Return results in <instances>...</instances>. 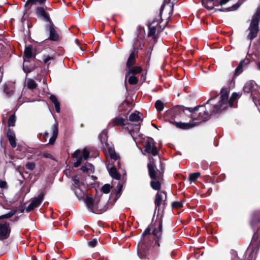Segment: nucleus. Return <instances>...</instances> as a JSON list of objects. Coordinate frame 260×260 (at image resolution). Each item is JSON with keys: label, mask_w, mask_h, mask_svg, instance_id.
<instances>
[{"label": "nucleus", "mask_w": 260, "mask_h": 260, "mask_svg": "<svg viewBox=\"0 0 260 260\" xmlns=\"http://www.w3.org/2000/svg\"><path fill=\"white\" fill-rule=\"evenodd\" d=\"M214 98L209 99L205 105H202L194 108L192 110L188 108H184L183 107H178L174 108L172 112L173 113H180L183 111L185 114H189L191 121L189 122H175V125L180 128L187 129L191 128L202 122L207 120L210 116L214 113H211V111L213 109V102L216 98Z\"/></svg>", "instance_id": "1"}, {"label": "nucleus", "mask_w": 260, "mask_h": 260, "mask_svg": "<svg viewBox=\"0 0 260 260\" xmlns=\"http://www.w3.org/2000/svg\"><path fill=\"white\" fill-rule=\"evenodd\" d=\"M156 166L153 161L150 160L148 164L149 174L152 180L150 182L151 187L156 190L161 188L160 181L162 179V175L159 172L155 171Z\"/></svg>", "instance_id": "2"}, {"label": "nucleus", "mask_w": 260, "mask_h": 260, "mask_svg": "<svg viewBox=\"0 0 260 260\" xmlns=\"http://www.w3.org/2000/svg\"><path fill=\"white\" fill-rule=\"evenodd\" d=\"M229 91L226 88H223L220 92V100L217 104L213 105L211 113H218L225 109L229 106Z\"/></svg>", "instance_id": "3"}, {"label": "nucleus", "mask_w": 260, "mask_h": 260, "mask_svg": "<svg viewBox=\"0 0 260 260\" xmlns=\"http://www.w3.org/2000/svg\"><path fill=\"white\" fill-rule=\"evenodd\" d=\"M260 19V8L257 9L256 12L252 17L250 26L249 27V34L247 38L251 41L254 39L258 31V22Z\"/></svg>", "instance_id": "4"}, {"label": "nucleus", "mask_w": 260, "mask_h": 260, "mask_svg": "<svg viewBox=\"0 0 260 260\" xmlns=\"http://www.w3.org/2000/svg\"><path fill=\"white\" fill-rule=\"evenodd\" d=\"M89 155V152L86 148L83 150L77 149L72 154L74 165L79 167L84 160H86Z\"/></svg>", "instance_id": "5"}, {"label": "nucleus", "mask_w": 260, "mask_h": 260, "mask_svg": "<svg viewBox=\"0 0 260 260\" xmlns=\"http://www.w3.org/2000/svg\"><path fill=\"white\" fill-rule=\"evenodd\" d=\"M129 120L132 122H136L137 123L134 124V128H131V124H128V128L130 135L134 138V134L135 132H138L139 131L140 127V122L142 121L141 118V113L137 111L132 113L129 116Z\"/></svg>", "instance_id": "6"}, {"label": "nucleus", "mask_w": 260, "mask_h": 260, "mask_svg": "<svg viewBox=\"0 0 260 260\" xmlns=\"http://www.w3.org/2000/svg\"><path fill=\"white\" fill-rule=\"evenodd\" d=\"M149 31L148 35L149 37H152L154 40H156L157 35L160 32L162 28L159 24L158 20L153 21L149 26Z\"/></svg>", "instance_id": "7"}, {"label": "nucleus", "mask_w": 260, "mask_h": 260, "mask_svg": "<svg viewBox=\"0 0 260 260\" xmlns=\"http://www.w3.org/2000/svg\"><path fill=\"white\" fill-rule=\"evenodd\" d=\"M11 229L8 222L3 221L0 223V240L7 239L10 236Z\"/></svg>", "instance_id": "8"}, {"label": "nucleus", "mask_w": 260, "mask_h": 260, "mask_svg": "<svg viewBox=\"0 0 260 260\" xmlns=\"http://www.w3.org/2000/svg\"><path fill=\"white\" fill-rule=\"evenodd\" d=\"M177 0H164L163 5L161 6L160 11V15L164 13L168 14L169 15L172 13L173 7Z\"/></svg>", "instance_id": "9"}, {"label": "nucleus", "mask_w": 260, "mask_h": 260, "mask_svg": "<svg viewBox=\"0 0 260 260\" xmlns=\"http://www.w3.org/2000/svg\"><path fill=\"white\" fill-rule=\"evenodd\" d=\"M260 87L255 83L253 81H249L247 82L244 85L243 90L244 92L250 93L251 92V94L254 91L257 92H259Z\"/></svg>", "instance_id": "10"}, {"label": "nucleus", "mask_w": 260, "mask_h": 260, "mask_svg": "<svg viewBox=\"0 0 260 260\" xmlns=\"http://www.w3.org/2000/svg\"><path fill=\"white\" fill-rule=\"evenodd\" d=\"M145 151L147 153L152 154L153 156L157 154V151L155 144L153 140L151 139L147 141L144 145Z\"/></svg>", "instance_id": "11"}, {"label": "nucleus", "mask_w": 260, "mask_h": 260, "mask_svg": "<svg viewBox=\"0 0 260 260\" xmlns=\"http://www.w3.org/2000/svg\"><path fill=\"white\" fill-rule=\"evenodd\" d=\"M44 194L40 193L38 197L35 198L30 203V204L26 208V212H29L36 207H38L43 201Z\"/></svg>", "instance_id": "12"}, {"label": "nucleus", "mask_w": 260, "mask_h": 260, "mask_svg": "<svg viewBox=\"0 0 260 260\" xmlns=\"http://www.w3.org/2000/svg\"><path fill=\"white\" fill-rule=\"evenodd\" d=\"M154 225V229L153 231V235L159 239L161 235L162 227V220H159L158 222H155Z\"/></svg>", "instance_id": "13"}, {"label": "nucleus", "mask_w": 260, "mask_h": 260, "mask_svg": "<svg viewBox=\"0 0 260 260\" xmlns=\"http://www.w3.org/2000/svg\"><path fill=\"white\" fill-rule=\"evenodd\" d=\"M51 129L52 132V136L50 138L49 144L52 145L54 144L58 136V125L56 123L52 125Z\"/></svg>", "instance_id": "14"}, {"label": "nucleus", "mask_w": 260, "mask_h": 260, "mask_svg": "<svg viewBox=\"0 0 260 260\" xmlns=\"http://www.w3.org/2000/svg\"><path fill=\"white\" fill-rule=\"evenodd\" d=\"M250 63V60L248 58H245L241 61L235 70V75L238 76L243 72V68L246 66Z\"/></svg>", "instance_id": "15"}, {"label": "nucleus", "mask_w": 260, "mask_h": 260, "mask_svg": "<svg viewBox=\"0 0 260 260\" xmlns=\"http://www.w3.org/2000/svg\"><path fill=\"white\" fill-rule=\"evenodd\" d=\"M7 136L9 140L10 143L13 148L16 146L15 135L13 131L8 129L7 132Z\"/></svg>", "instance_id": "16"}, {"label": "nucleus", "mask_w": 260, "mask_h": 260, "mask_svg": "<svg viewBox=\"0 0 260 260\" xmlns=\"http://www.w3.org/2000/svg\"><path fill=\"white\" fill-rule=\"evenodd\" d=\"M167 198L166 194L165 192H158L157 193L155 196V204L156 207H158L161 204V202L165 198Z\"/></svg>", "instance_id": "17"}, {"label": "nucleus", "mask_w": 260, "mask_h": 260, "mask_svg": "<svg viewBox=\"0 0 260 260\" xmlns=\"http://www.w3.org/2000/svg\"><path fill=\"white\" fill-rule=\"evenodd\" d=\"M83 201H84L88 209L91 211H93L94 205L92 197L88 194Z\"/></svg>", "instance_id": "18"}, {"label": "nucleus", "mask_w": 260, "mask_h": 260, "mask_svg": "<svg viewBox=\"0 0 260 260\" xmlns=\"http://www.w3.org/2000/svg\"><path fill=\"white\" fill-rule=\"evenodd\" d=\"M73 190L79 200H83L88 195L85 192L83 191L80 187L73 188Z\"/></svg>", "instance_id": "19"}, {"label": "nucleus", "mask_w": 260, "mask_h": 260, "mask_svg": "<svg viewBox=\"0 0 260 260\" xmlns=\"http://www.w3.org/2000/svg\"><path fill=\"white\" fill-rule=\"evenodd\" d=\"M37 14L39 17H41L45 20L50 21L49 16L42 7H38L36 11Z\"/></svg>", "instance_id": "20"}, {"label": "nucleus", "mask_w": 260, "mask_h": 260, "mask_svg": "<svg viewBox=\"0 0 260 260\" xmlns=\"http://www.w3.org/2000/svg\"><path fill=\"white\" fill-rule=\"evenodd\" d=\"M111 122L113 126L118 125L122 126L126 124L125 119L118 117L113 119Z\"/></svg>", "instance_id": "21"}, {"label": "nucleus", "mask_w": 260, "mask_h": 260, "mask_svg": "<svg viewBox=\"0 0 260 260\" xmlns=\"http://www.w3.org/2000/svg\"><path fill=\"white\" fill-rule=\"evenodd\" d=\"M81 170L84 173L90 174L94 172V168L92 164L87 163L81 168Z\"/></svg>", "instance_id": "22"}, {"label": "nucleus", "mask_w": 260, "mask_h": 260, "mask_svg": "<svg viewBox=\"0 0 260 260\" xmlns=\"http://www.w3.org/2000/svg\"><path fill=\"white\" fill-rule=\"evenodd\" d=\"M142 69L141 67H132L128 68V70L127 71L125 77L126 78L127 76H128L131 74H137L141 72Z\"/></svg>", "instance_id": "23"}, {"label": "nucleus", "mask_w": 260, "mask_h": 260, "mask_svg": "<svg viewBox=\"0 0 260 260\" xmlns=\"http://www.w3.org/2000/svg\"><path fill=\"white\" fill-rule=\"evenodd\" d=\"M48 29L50 33V36L49 38L52 41H56L58 38V36L56 32V31L54 30V28L52 25H49L48 27Z\"/></svg>", "instance_id": "24"}, {"label": "nucleus", "mask_w": 260, "mask_h": 260, "mask_svg": "<svg viewBox=\"0 0 260 260\" xmlns=\"http://www.w3.org/2000/svg\"><path fill=\"white\" fill-rule=\"evenodd\" d=\"M109 173L112 178L116 180H119L120 179L121 175L117 172L115 168L112 167L111 169H110L109 170Z\"/></svg>", "instance_id": "25"}, {"label": "nucleus", "mask_w": 260, "mask_h": 260, "mask_svg": "<svg viewBox=\"0 0 260 260\" xmlns=\"http://www.w3.org/2000/svg\"><path fill=\"white\" fill-rule=\"evenodd\" d=\"M203 5L205 6L206 8H207L209 10L212 9L215 6H218L220 5L215 3V2L213 1V0H207L206 3L205 2H203Z\"/></svg>", "instance_id": "26"}, {"label": "nucleus", "mask_w": 260, "mask_h": 260, "mask_svg": "<svg viewBox=\"0 0 260 260\" xmlns=\"http://www.w3.org/2000/svg\"><path fill=\"white\" fill-rule=\"evenodd\" d=\"M25 85L28 88L31 90L35 89L37 86L36 82L31 79H26L25 81Z\"/></svg>", "instance_id": "27"}, {"label": "nucleus", "mask_w": 260, "mask_h": 260, "mask_svg": "<svg viewBox=\"0 0 260 260\" xmlns=\"http://www.w3.org/2000/svg\"><path fill=\"white\" fill-rule=\"evenodd\" d=\"M135 62V54L134 52H132L126 62V66L128 68L132 67Z\"/></svg>", "instance_id": "28"}, {"label": "nucleus", "mask_w": 260, "mask_h": 260, "mask_svg": "<svg viewBox=\"0 0 260 260\" xmlns=\"http://www.w3.org/2000/svg\"><path fill=\"white\" fill-rule=\"evenodd\" d=\"M50 100L54 104L56 112L59 113L60 112V104L56 97L53 95H51L50 96Z\"/></svg>", "instance_id": "29"}, {"label": "nucleus", "mask_w": 260, "mask_h": 260, "mask_svg": "<svg viewBox=\"0 0 260 260\" xmlns=\"http://www.w3.org/2000/svg\"><path fill=\"white\" fill-rule=\"evenodd\" d=\"M24 56L27 58H30L33 56L32 47L29 45L24 50Z\"/></svg>", "instance_id": "30"}, {"label": "nucleus", "mask_w": 260, "mask_h": 260, "mask_svg": "<svg viewBox=\"0 0 260 260\" xmlns=\"http://www.w3.org/2000/svg\"><path fill=\"white\" fill-rule=\"evenodd\" d=\"M45 0H27L25 3V6L28 9L30 8L32 5H35L37 3L39 4L43 3Z\"/></svg>", "instance_id": "31"}, {"label": "nucleus", "mask_w": 260, "mask_h": 260, "mask_svg": "<svg viewBox=\"0 0 260 260\" xmlns=\"http://www.w3.org/2000/svg\"><path fill=\"white\" fill-rule=\"evenodd\" d=\"M99 138L101 140V143L103 144H106L107 140V136L106 131H103L99 136Z\"/></svg>", "instance_id": "32"}, {"label": "nucleus", "mask_w": 260, "mask_h": 260, "mask_svg": "<svg viewBox=\"0 0 260 260\" xmlns=\"http://www.w3.org/2000/svg\"><path fill=\"white\" fill-rule=\"evenodd\" d=\"M200 176V173L196 172L191 174L189 175V180L190 182H193L198 178Z\"/></svg>", "instance_id": "33"}, {"label": "nucleus", "mask_w": 260, "mask_h": 260, "mask_svg": "<svg viewBox=\"0 0 260 260\" xmlns=\"http://www.w3.org/2000/svg\"><path fill=\"white\" fill-rule=\"evenodd\" d=\"M238 96L237 93H233L230 98V100L229 101V105L232 107L234 102L238 98Z\"/></svg>", "instance_id": "34"}, {"label": "nucleus", "mask_w": 260, "mask_h": 260, "mask_svg": "<svg viewBox=\"0 0 260 260\" xmlns=\"http://www.w3.org/2000/svg\"><path fill=\"white\" fill-rule=\"evenodd\" d=\"M155 106L158 111H162L164 108V104L161 101L158 100L156 102Z\"/></svg>", "instance_id": "35"}, {"label": "nucleus", "mask_w": 260, "mask_h": 260, "mask_svg": "<svg viewBox=\"0 0 260 260\" xmlns=\"http://www.w3.org/2000/svg\"><path fill=\"white\" fill-rule=\"evenodd\" d=\"M16 121V118L14 115H12L10 116L8 120V126H13L15 125Z\"/></svg>", "instance_id": "36"}, {"label": "nucleus", "mask_w": 260, "mask_h": 260, "mask_svg": "<svg viewBox=\"0 0 260 260\" xmlns=\"http://www.w3.org/2000/svg\"><path fill=\"white\" fill-rule=\"evenodd\" d=\"M73 186H72V189H73V188H77L80 187V182L79 179L75 177L73 178Z\"/></svg>", "instance_id": "37"}, {"label": "nucleus", "mask_w": 260, "mask_h": 260, "mask_svg": "<svg viewBox=\"0 0 260 260\" xmlns=\"http://www.w3.org/2000/svg\"><path fill=\"white\" fill-rule=\"evenodd\" d=\"M109 153L111 158L115 160H117L118 158V155L116 154L112 148H110L109 150Z\"/></svg>", "instance_id": "38"}, {"label": "nucleus", "mask_w": 260, "mask_h": 260, "mask_svg": "<svg viewBox=\"0 0 260 260\" xmlns=\"http://www.w3.org/2000/svg\"><path fill=\"white\" fill-rule=\"evenodd\" d=\"M128 82L130 84H136L138 82V79L134 76H131L128 78Z\"/></svg>", "instance_id": "39"}, {"label": "nucleus", "mask_w": 260, "mask_h": 260, "mask_svg": "<svg viewBox=\"0 0 260 260\" xmlns=\"http://www.w3.org/2000/svg\"><path fill=\"white\" fill-rule=\"evenodd\" d=\"M15 212H14V211L10 212L9 213H7V214H4V215L1 216L0 219L10 218V217H12L15 214Z\"/></svg>", "instance_id": "40"}, {"label": "nucleus", "mask_w": 260, "mask_h": 260, "mask_svg": "<svg viewBox=\"0 0 260 260\" xmlns=\"http://www.w3.org/2000/svg\"><path fill=\"white\" fill-rule=\"evenodd\" d=\"M102 191L105 193H108L110 191V185L109 184H105L102 188Z\"/></svg>", "instance_id": "41"}, {"label": "nucleus", "mask_w": 260, "mask_h": 260, "mask_svg": "<svg viewBox=\"0 0 260 260\" xmlns=\"http://www.w3.org/2000/svg\"><path fill=\"white\" fill-rule=\"evenodd\" d=\"M35 167V164L33 162H28L26 164V168L30 171L33 170Z\"/></svg>", "instance_id": "42"}, {"label": "nucleus", "mask_w": 260, "mask_h": 260, "mask_svg": "<svg viewBox=\"0 0 260 260\" xmlns=\"http://www.w3.org/2000/svg\"><path fill=\"white\" fill-rule=\"evenodd\" d=\"M26 63V61L24 60L23 66V71L26 73H30L31 71V69L29 68Z\"/></svg>", "instance_id": "43"}, {"label": "nucleus", "mask_w": 260, "mask_h": 260, "mask_svg": "<svg viewBox=\"0 0 260 260\" xmlns=\"http://www.w3.org/2000/svg\"><path fill=\"white\" fill-rule=\"evenodd\" d=\"M4 92L7 94V95L8 96H11L14 93V90L13 89H11L10 90H8V89H7V87L6 85L4 86Z\"/></svg>", "instance_id": "44"}, {"label": "nucleus", "mask_w": 260, "mask_h": 260, "mask_svg": "<svg viewBox=\"0 0 260 260\" xmlns=\"http://www.w3.org/2000/svg\"><path fill=\"white\" fill-rule=\"evenodd\" d=\"M172 207L176 208H181L183 207V204L180 202H174L172 203Z\"/></svg>", "instance_id": "45"}, {"label": "nucleus", "mask_w": 260, "mask_h": 260, "mask_svg": "<svg viewBox=\"0 0 260 260\" xmlns=\"http://www.w3.org/2000/svg\"><path fill=\"white\" fill-rule=\"evenodd\" d=\"M0 188L1 189H7L8 188L7 183L5 181L0 180Z\"/></svg>", "instance_id": "46"}, {"label": "nucleus", "mask_w": 260, "mask_h": 260, "mask_svg": "<svg viewBox=\"0 0 260 260\" xmlns=\"http://www.w3.org/2000/svg\"><path fill=\"white\" fill-rule=\"evenodd\" d=\"M53 57L52 56L45 55L43 57V60L44 63H47L49 60H52Z\"/></svg>", "instance_id": "47"}, {"label": "nucleus", "mask_w": 260, "mask_h": 260, "mask_svg": "<svg viewBox=\"0 0 260 260\" xmlns=\"http://www.w3.org/2000/svg\"><path fill=\"white\" fill-rule=\"evenodd\" d=\"M98 243V240L96 239H94L91 241L88 242V244L91 247H94Z\"/></svg>", "instance_id": "48"}, {"label": "nucleus", "mask_w": 260, "mask_h": 260, "mask_svg": "<svg viewBox=\"0 0 260 260\" xmlns=\"http://www.w3.org/2000/svg\"><path fill=\"white\" fill-rule=\"evenodd\" d=\"M151 229L149 227H148L143 232L142 237L143 239H144V237L149 235L150 233Z\"/></svg>", "instance_id": "49"}, {"label": "nucleus", "mask_w": 260, "mask_h": 260, "mask_svg": "<svg viewBox=\"0 0 260 260\" xmlns=\"http://www.w3.org/2000/svg\"><path fill=\"white\" fill-rule=\"evenodd\" d=\"M230 0H213L215 3H217L221 6L226 4Z\"/></svg>", "instance_id": "50"}, {"label": "nucleus", "mask_w": 260, "mask_h": 260, "mask_svg": "<svg viewBox=\"0 0 260 260\" xmlns=\"http://www.w3.org/2000/svg\"><path fill=\"white\" fill-rule=\"evenodd\" d=\"M122 187H123L122 184H121L120 183L118 184V185L117 186V190L116 191V196H118V194L120 193L121 191H122Z\"/></svg>", "instance_id": "51"}, {"label": "nucleus", "mask_w": 260, "mask_h": 260, "mask_svg": "<svg viewBox=\"0 0 260 260\" xmlns=\"http://www.w3.org/2000/svg\"><path fill=\"white\" fill-rule=\"evenodd\" d=\"M43 155L45 158H52V155L49 153H44Z\"/></svg>", "instance_id": "52"}, {"label": "nucleus", "mask_w": 260, "mask_h": 260, "mask_svg": "<svg viewBox=\"0 0 260 260\" xmlns=\"http://www.w3.org/2000/svg\"><path fill=\"white\" fill-rule=\"evenodd\" d=\"M240 7V5L239 4H236L233 6V8L231 9V10H234L237 9Z\"/></svg>", "instance_id": "53"}, {"label": "nucleus", "mask_w": 260, "mask_h": 260, "mask_svg": "<svg viewBox=\"0 0 260 260\" xmlns=\"http://www.w3.org/2000/svg\"><path fill=\"white\" fill-rule=\"evenodd\" d=\"M152 51V47L151 46H150L149 47H148L146 49V51L147 52L148 54H150L151 53Z\"/></svg>", "instance_id": "54"}, {"label": "nucleus", "mask_w": 260, "mask_h": 260, "mask_svg": "<svg viewBox=\"0 0 260 260\" xmlns=\"http://www.w3.org/2000/svg\"><path fill=\"white\" fill-rule=\"evenodd\" d=\"M257 224V222L256 221H253L252 220L251 222V226L252 227V228H256V224Z\"/></svg>", "instance_id": "55"}, {"label": "nucleus", "mask_w": 260, "mask_h": 260, "mask_svg": "<svg viewBox=\"0 0 260 260\" xmlns=\"http://www.w3.org/2000/svg\"><path fill=\"white\" fill-rule=\"evenodd\" d=\"M0 198L2 199L3 202L6 201L5 197L3 193H0Z\"/></svg>", "instance_id": "56"}, {"label": "nucleus", "mask_w": 260, "mask_h": 260, "mask_svg": "<svg viewBox=\"0 0 260 260\" xmlns=\"http://www.w3.org/2000/svg\"><path fill=\"white\" fill-rule=\"evenodd\" d=\"M138 254L140 258H143L145 256L144 255H142V254H140L139 251H138Z\"/></svg>", "instance_id": "57"}, {"label": "nucleus", "mask_w": 260, "mask_h": 260, "mask_svg": "<svg viewBox=\"0 0 260 260\" xmlns=\"http://www.w3.org/2000/svg\"><path fill=\"white\" fill-rule=\"evenodd\" d=\"M257 67L258 70L260 71V62H257Z\"/></svg>", "instance_id": "58"}, {"label": "nucleus", "mask_w": 260, "mask_h": 260, "mask_svg": "<svg viewBox=\"0 0 260 260\" xmlns=\"http://www.w3.org/2000/svg\"><path fill=\"white\" fill-rule=\"evenodd\" d=\"M232 260H239L237 256H235Z\"/></svg>", "instance_id": "59"}, {"label": "nucleus", "mask_w": 260, "mask_h": 260, "mask_svg": "<svg viewBox=\"0 0 260 260\" xmlns=\"http://www.w3.org/2000/svg\"><path fill=\"white\" fill-rule=\"evenodd\" d=\"M47 136H48V133H45L44 134V137L45 138H46Z\"/></svg>", "instance_id": "60"}, {"label": "nucleus", "mask_w": 260, "mask_h": 260, "mask_svg": "<svg viewBox=\"0 0 260 260\" xmlns=\"http://www.w3.org/2000/svg\"><path fill=\"white\" fill-rule=\"evenodd\" d=\"M155 244H157L158 246H159V244L158 243V241H155Z\"/></svg>", "instance_id": "61"}, {"label": "nucleus", "mask_w": 260, "mask_h": 260, "mask_svg": "<svg viewBox=\"0 0 260 260\" xmlns=\"http://www.w3.org/2000/svg\"><path fill=\"white\" fill-rule=\"evenodd\" d=\"M258 222H260V219H259V220H258Z\"/></svg>", "instance_id": "62"}]
</instances>
